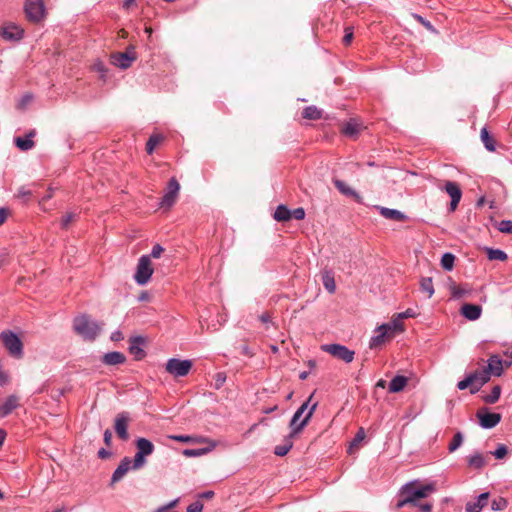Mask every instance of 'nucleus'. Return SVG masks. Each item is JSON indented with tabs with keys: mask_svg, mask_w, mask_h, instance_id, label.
I'll list each match as a JSON object with an SVG mask.
<instances>
[{
	"mask_svg": "<svg viewBox=\"0 0 512 512\" xmlns=\"http://www.w3.org/2000/svg\"><path fill=\"white\" fill-rule=\"evenodd\" d=\"M487 257L489 260L505 261L507 254L500 249L487 248Z\"/></svg>",
	"mask_w": 512,
	"mask_h": 512,
	"instance_id": "38",
	"label": "nucleus"
},
{
	"mask_svg": "<svg viewBox=\"0 0 512 512\" xmlns=\"http://www.w3.org/2000/svg\"><path fill=\"white\" fill-rule=\"evenodd\" d=\"M34 136V132L29 133L25 138L17 137L15 138L16 146L22 151H28L34 147V142L31 140V137Z\"/></svg>",
	"mask_w": 512,
	"mask_h": 512,
	"instance_id": "30",
	"label": "nucleus"
},
{
	"mask_svg": "<svg viewBox=\"0 0 512 512\" xmlns=\"http://www.w3.org/2000/svg\"><path fill=\"white\" fill-rule=\"evenodd\" d=\"M192 365L193 363L191 360L171 358L167 361L165 369L174 377H184L190 372Z\"/></svg>",
	"mask_w": 512,
	"mask_h": 512,
	"instance_id": "10",
	"label": "nucleus"
},
{
	"mask_svg": "<svg viewBox=\"0 0 512 512\" xmlns=\"http://www.w3.org/2000/svg\"><path fill=\"white\" fill-rule=\"evenodd\" d=\"M206 449H185L183 454L188 457H197L206 453Z\"/></svg>",
	"mask_w": 512,
	"mask_h": 512,
	"instance_id": "51",
	"label": "nucleus"
},
{
	"mask_svg": "<svg viewBox=\"0 0 512 512\" xmlns=\"http://www.w3.org/2000/svg\"><path fill=\"white\" fill-rule=\"evenodd\" d=\"M278 222L288 221L292 218L291 211L285 205H279L273 215Z\"/></svg>",
	"mask_w": 512,
	"mask_h": 512,
	"instance_id": "32",
	"label": "nucleus"
},
{
	"mask_svg": "<svg viewBox=\"0 0 512 512\" xmlns=\"http://www.w3.org/2000/svg\"><path fill=\"white\" fill-rule=\"evenodd\" d=\"M125 360V355L118 351L108 352L102 358V362L106 365H119L124 363Z\"/></svg>",
	"mask_w": 512,
	"mask_h": 512,
	"instance_id": "26",
	"label": "nucleus"
},
{
	"mask_svg": "<svg viewBox=\"0 0 512 512\" xmlns=\"http://www.w3.org/2000/svg\"><path fill=\"white\" fill-rule=\"evenodd\" d=\"M389 338H392V336L387 331V327L380 325L375 330V335L371 337L370 342H369V347L371 349H375V348L381 346L385 342V340L389 339Z\"/></svg>",
	"mask_w": 512,
	"mask_h": 512,
	"instance_id": "17",
	"label": "nucleus"
},
{
	"mask_svg": "<svg viewBox=\"0 0 512 512\" xmlns=\"http://www.w3.org/2000/svg\"><path fill=\"white\" fill-rule=\"evenodd\" d=\"M9 214V210L7 208H0V226L4 224Z\"/></svg>",
	"mask_w": 512,
	"mask_h": 512,
	"instance_id": "58",
	"label": "nucleus"
},
{
	"mask_svg": "<svg viewBox=\"0 0 512 512\" xmlns=\"http://www.w3.org/2000/svg\"><path fill=\"white\" fill-rule=\"evenodd\" d=\"M413 18L416 19L419 23H421L430 32L437 33V31L434 28V26L429 21L424 19L422 16H420L418 14H413Z\"/></svg>",
	"mask_w": 512,
	"mask_h": 512,
	"instance_id": "45",
	"label": "nucleus"
},
{
	"mask_svg": "<svg viewBox=\"0 0 512 512\" xmlns=\"http://www.w3.org/2000/svg\"><path fill=\"white\" fill-rule=\"evenodd\" d=\"M361 130V124L355 120L350 119L342 126V133L350 138H356Z\"/></svg>",
	"mask_w": 512,
	"mask_h": 512,
	"instance_id": "25",
	"label": "nucleus"
},
{
	"mask_svg": "<svg viewBox=\"0 0 512 512\" xmlns=\"http://www.w3.org/2000/svg\"><path fill=\"white\" fill-rule=\"evenodd\" d=\"M19 405V399L15 395H10L6 398V400L0 405V417H6L11 412L17 408Z\"/></svg>",
	"mask_w": 512,
	"mask_h": 512,
	"instance_id": "23",
	"label": "nucleus"
},
{
	"mask_svg": "<svg viewBox=\"0 0 512 512\" xmlns=\"http://www.w3.org/2000/svg\"><path fill=\"white\" fill-rule=\"evenodd\" d=\"M131 463L133 464V461H131V459L129 457H124L121 460L120 464L118 465V467L115 469V471L112 474V477H111L112 484L120 481L125 476V474L130 469H132Z\"/></svg>",
	"mask_w": 512,
	"mask_h": 512,
	"instance_id": "18",
	"label": "nucleus"
},
{
	"mask_svg": "<svg viewBox=\"0 0 512 512\" xmlns=\"http://www.w3.org/2000/svg\"><path fill=\"white\" fill-rule=\"evenodd\" d=\"M169 438L182 443H190L195 441V438L189 435H171Z\"/></svg>",
	"mask_w": 512,
	"mask_h": 512,
	"instance_id": "48",
	"label": "nucleus"
},
{
	"mask_svg": "<svg viewBox=\"0 0 512 512\" xmlns=\"http://www.w3.org/2000/svg\"><path fill=\"white\" fill-rule=\"evenodd\" d=\"M455 256L452 253H445L441 258V266L444 270L451 271L454 267Z\"/></svg>",
	"mask_w": 512,
	"mask_h": 512,
	"instance_id": "39",
	"label": "nucleus"
},
{
	"mask_svg": "<svg viewBox=\"0 0 512 512\" xmlns=\"http://www.w3.org/2000/svg\"><path fill=\"white\" fill-rule=\"evenodd\" d=\"M500 395L501 387L499 385H496L492 388L491 393L484 397V401L488 404H494L499 400Z\"/></svg>",
	"mask_w": 512,
	"mask_h": 512,
	"instance_id": "40",
	"label": "nucleus"
},
{
	"mask_svg": "<svg viewBox=\"0 0 512 512\" xmlns=\"http://www.w3.org/2000/svg\"><path fill=\"white\" fill-rule=\"evenodd\" d=\"M180 190V185L176 178H171L167 184L166 191L161 198L160 207L169 209L171 208L177 200L178 194Z\"/></svg>",
	"mask_w": 512,
	"mask_h": 512,
	"instance_id": "11",
	"label": "nucleus"
},
{
	"mask_svg": "<svg viewBox=\"0 0 512 512\" xmlns=\"http://www.w3.org/2000/svg\"><path fill=\"white\" fill-rule=\"evenodd\" d=\"M498 230L502 233L512 234V221L511 220H502L498 224Z\"/></svg>",
	"mask_w": 512,
	"mask_h": 512,
	"instance_id": "46",
	"label": "nucleus"
},
{
	"mask_svg": "<svg viewBox=\"0 0 512 512\" xmlns=\"http://www.w3.org/2000/svg\"><path fill=\"white\" fill-rule=\"evenodd\" d=\"M123 338V335L120 331H114L112 334H111V340L113 341H119Z\"/></svg>",
	"mask_w": 512,
	"mask_h": 512,
	"instance_id": "62",
	"label": "nucleus"
},
{
	"mask_svg": "<svg viewBox=\"0 0 512 512\" xmlns=\"http://www.w3.org/2000/svg\"><path fill=\"white\" fill-rule=\"evenodd\" d=\"M202 510L203 504L199 501H195L187 507V512H202Z\"/></svg>",
	"mask_w": 512,
	"mask_h": 512,
	"instance_id": "54",
	"label": "nucleus"
},
{
	"mask_svg": "<svg viewBox=\"0 0 512 512\" xmlns=\"http://www.w3.org/2000/svg\"><path fill=\"white\" fill-rule=\"evenodd\" d=\"M403 496L402 499H400L397 504H396V507L398 509H401L403 508L405 505L407 504H413V501H412V498L408 495V494H401Z\"/></svg>",
	"mask_w": 512,
	"mask_h": 512,
	"instance_id": "52",
	"label": "nucleus"
},
{
	"mask_svg": "<svg viewBox=\"0 0 512 512\" xmlns=\"http://www.w3.org/2000/svg\"><path fill=\"white\" fill-rule=\"evenodd\" d=\"M104 442L107 446H110L112 443V433L109 429L104 432Z\"/></svg>",
	"mask_w": 512,
	"mask_h": 512,
	"instance_id": "59",
	"label": "nucleus"
},
{
	"mask_svg": "<svg viewBox=\"0 0 512 512\" xmlns=\"http://www.w3.org/2000/svg\"><path fill=\"white\" fill-rule=\"evenodd\" d=\"M507 452V447L501 444L497 447V449L494 452H492V454L496 459H502L507 455Z\"/></svg>",
	"mask_w": 512,
	"mask_h": 512,
	"instance_id": "50",
	"label": "nucleus"
},
{
	"mask_svg": "<svg viewBox=\"0 0 512 512\" xmlns=\"http://www.w3.org/2000/svg\"><path fill=\"white\" fill-rule=\"evenodd\" d=\"M76 219V214L75 213H67L66 215H64L61 219V227L63 229H67L70 225V223L72 221H74Z\"/></svg>",
	"mask_w": 512,
	"mask_h": 512,
	"instance_id": "47",
	"label": "nucleus"
},
{
	"mask_svg": "<svg viewBox=\"0 0 512 512\" xmlns=\"http://www.w3.org/2000/svg\"><path fill=\"white\" fill-rule=\"evenodd\" d=\"M135 4V0H124L123 2V8L128 10L131 6Z\"/></svg>",
	"mask_w": 512,
	"mask_h": 512,
	"instance_id": "64",
	"label": "nucleus"
},
{
	"mask_svg": "<svg viewBox=\"0 0 512 512\" xmlns=\"http://www.w3.org/2000/svg\"><path fill=\"white\" fill-rule=\"evenodd\" d=\"M314 394H311L309 398L296 410L290 420V428L292 435L299 433L310 421L314 411L317 408L318 403H313L310 407V402Z\"/></svg>",
	"mask_w": 512,
	"mask_h": 512,
	"instance_id": "1",
	"label": "nucleus"
},
{
	"mask_svg": "<svg viewBox=\"0 0 512 512\" xmlns=\"http://www.w3.org/2000/svg\"><path fill=\"white\" fill-rule=\"evenodd\" d=\"M26 18L33 23H39L45 18L43 0H26L24 5Z\"/></svg>",
	"mask_w": 512,
	"mask_h": 512,
	"instance_id": "8",
	"label": "nucleus"
},
{
	"mask_svg": "<svg viewBox=\"0 0 512 512\" xmlns=\"http://www.w3.org/2000/svg\"><path fill=\"white\" fill-rule=\"evenodd\" d=\"M153 272L150 256L142 255L138 260L134 280L138 285H145L151 279Z\"/></svg>",
	"mask_w": 512,
	"mask_h": 512,
	"instance_id": "7",
	"label": "nucleus"
},
{
	"mask_svg": "<svg viewBox=\"0 0 512 512\" xmlns=\"http://www.w3.org/2000/svg\"><path fill=\"white\" fill-rule=\"evenodd\" d=\"M489 380V373L484 368H482L466 375L463 380L458 382L457 388L459 390L470 388L471 394H475Z\"/></svg>",
	"mask_w": 512,
	"mask_h": 512,
	"instance_id": "3",
	"label": "nucleus"
},
{
	"mask_svg": "<svg viewBox=\"0 0 512 512\" xmlns=\"http://www.w3.org/2000/svg\"><path fill=\"white\" fill-rule=\"evenodd\" d=\"M101 324L91 319L88 315H80L74 318L73 328L84 340L93 341L101 331Z\"/></svg>",
	"mask_w": 512,
	"mask_h": 512,
	"instance_id": "2",
	"label": "nucleus"
},
{
	"mask_svg": "<svg viewBox=\"0 0 512 512\" xmlns=\"http://www.w3.org/2000/svg\"><path fill=\"white\" fill-rule=\"evenodd\" d=\"M449 289H450V292H451V295L453 298L459 299L467 294L466 289H464L461 286L456 285L455 283H451L449 286Z\"/></svg>",
	"mask_w": 512,
	"mask_h": 512,
	"instance_id": "43",
	"label": "nucleus"
},
{
	"mask_svg": "<svg viewBox=\"0 0 512 512\" xmlns=\"http://www.w3.org/2000/svg\"><path fill=\"white\" fill-rule=\"evenodd\" d=\"M144 343L145 340L141 336H135L130 339L129 351L137 360H140L145 356V352L143 350Z\"/></svg>",
	"mask_w": 512,
	"mask_h": 512,
	"instance_id": "20",
	"label": "nucleus"
},
{
	"mask_svg": "<svg viewBox=\"0 0 512 512\" xmlns=\"http://www.w3.org/2000/svg\"><path fill=\"white\" fill-rule=\"evenodd\" d=\"M0 339L7 349L8 353L17 359L23 356V343L21 339L12 331L6 330L1 332Z\"/></svg>",
	"mask_w": 512,
	"mask_h": 512,
	"instance_id": "6",
	"label": "nucleus"
},
{
	"mask_svg": "<svg viewBox=\"0 0 512 512\" xmlns=\"http://www.w3.org/2000/svg\"><path fill=\"white\" fill-rule=\"evenodd\" d=\"M408 379L405 376L397 375L389 383V392L397 393L402 391L407 385Z\"/></svg>",
	"mask_w": 512,
	"mask_h": 512,
	"instance_id": "29",
	"label": "nucleus"
},
{
	"mask_svg": "<svg viewBox=\"0 0 512 512\" xmlns=\"http://www.w3.org/2000/svg\"><path fill=\"white\" fill-rule=\"evenodd\" d=\"M463 443V435L461 432H457L451 442L449 443L448 450L449 452L456 451Z\"/></svg>",
	"mask_w": 512,
	"mask_h": 512,
	"instance_id": "42",
	"label": "nucleus"
},
{
	"mask_svg": "<svg viewBox=\"0 0 512 512\" xmlns=\"http://www.w3.org/2000/svg\"><path fill=\"white\" fill-rule=\"evenodd\" d=\"M334 185L343 195L352 197L356 202L362 203V197L360 194L354 189L350 188L344 181L335 179Z\"/></svg>",
	"mask_w": 512,
	"mask_h": 512,
	"instance_id": "21",
	"label": "nucleus"
},
{
	"mask_svg": "<svg viewBox=\"0 0 512 512\" xmlns=\"http://www.w3.org/2000/svg\"><path fill=\"white\" fill-rule=\"evenodd\" d=\"M109 456H110V452L105 450L104 448H101L98 451V457L101 458V459H105V458H107Z\"/></svg>",
	"mask_w": 512,
	"mask_h": 512,
	"instance_id": "63",
	"label": "nucleus"
},
{
	"mask_svg": "<svg viewBox=\"0 0 512 512\" xmlns=\"http://www.w3.org/2000/svg\"><path fill=\"white\" fill-rule=\"evenodd\" d=\"M421 512H431L432 505L429 503L419 504L418 505Z\"/></svg>",
	"mask_w": 512,
	"mask_h": 512,
	"instance_id": "60",
	"label": "nucleus"
},
{
	"mask_svg": "<svg viewBox=\"0 0 512 512\" xmlns=\"http://www.w3.org/2000/svg\"><path fill=\"white\" fill-rule=\"evenodd\" d=\"M505 356L509 359L505 361L506 366H510L512 364V347L505 351Z\"/></svg>",
	"mask_w": 512,
	"mask_h": 512,
	"instance_id": "61",
	"label": "nucleus"
},
{
	"mask_svg": "<svg viewBox=\"0 0 512 512\" xmlns=\"http://www.w3.org/2000/svg\"><path fill=\"white\" fill-rule=\"evenodd\" d=\"M482 309L479 305L464 304L461 308V314L468 320L475 321L480 318Z\"/></svg>",
	"mask_w": 512,
	"mask_h": 512,
	"instance_id": "22",
	"label": "nucleus"
},
{
	"mask_svg": "<svg viewBox=\"0 0 512 512\" xmlns=\"http://www.w3.org/2000/svg\"><path fill=\"white\" fill-rule=\"evenodd\" d=\"M379 212L381 216H383L386 219L394 220V221H404L407 217L405 214H403L401 211L396 209H390L386 207H379Z\"/></svg>",
	"mask_w": 512,
	"mask_h": 512,
	"instance_id": "27",
	"label": "nucleus"
},
{
	"mask_svg": "<svg viewBox=\"0 0 512 512\" xmlns=\"http://www.w3.org/2000/svg\"><path fill=\"white\" fill-rule=\"evenodd\" d=\"M489 498V493L484 492L481 493L476 501L474 502H468L466 504V511L467 512H481L482 508L487 504Z\"/></svg>",
	"mask_w": 512,
	"mask_h": 512,
	"instance_id": "24",
	"label": "nucleus"
},
{
	"mask_svg": "<svg viewBox=\"0 0 512 512\" xmlns=\"http://www.w3.org/2000/svg\"><path fill=\"white\" fill-rule=\"evenodd\" d=\"M421 290L428 294V298H431L434 294L433 282L430 277L422 278L420 281Z\"/></svg>",
	"mask_w": 512,
	"mask_h": 512,
	"instance_id": "41",
	"label": "nucleus"
},
{
	"mask_svg": "<svg viewBox=\"0 0 512 512\" xmlns=\"http://www.w3.org/2000/svg\"><path fill=\"white\" fill-rule=\"evenodd\" d=\"M468 465L475 469H481L485 465V459L481 453H475L467 458Z\"/></svg>",
	"mask_w": 512,
	"mask_h": 512,
	"instance_id": "35",
	"label": "nucleus"
},
{
	"mask_svg": "<svg viewBox=\"0 0 512 512\" xmlns=\"http://www.w3.org/2000/svg\"><path fill=\"white\" fill-rule=\"evenodd\" d=\"M292 217L297 220H302L305 217V210L301 207L294 209L291 211Z\"/></svg>",
	"mask_w": 512,
	"mask_h": 512,
	"instance_id": "56",
	"label": "nucleus"
},
{
	"mask_svg": "<svg viewBox=\"0 0 512 512\" xmlns=\"http://www.w3.org/2000/svg\"><path fill=\"white\" fill-rule=\"evenodd\" d=\"M93 69L94 71L100 74L101 78H104L106 76L107 68L102 61L95 62L93 65Z\"/></svg>",
	"mask_w": 512,
	"mask_h": 512,
	"instance_id": "49",
	"label": "nucleus"
},
{
	"mask_svg": "<svg viewBox=\"0 0 512 512\" xmlns=\"http://www.w3.org/2000/svg\"><path fill=\"white\" fill-rule=\"evenodd\" d=\"M441 189L451 197L449 210L451 212L455 211L462 197L459 185L453 181H446Z\"/></svg>",
	"mask_w": 512,
	"mask_h": 512,
	"instance_id": "13",
	"label": "nucleus"
},
{
	"mask_svg": "<svg viewBox=\"0 0 512 512\" xmlns=\"http://www.w3.org/2000/svg\"><path fill=\"white\" fill-rule=\"evenodd\" d=\"M484 369L489 373V377L491 375L500 376L503 372V361L498 355H492L488 359L487 367Z\"/></svg>",
	"mask_w": 512,
	"mask_h": 512,
	"instance_id": "19",
	"label": "nucleus"
},
{
	"mask_svg": "<svg viewBox=\"0 0 512 512\" xmlns=\"http://www.w3.org/2000/svg\"><path fill=\"white\" fill-rule=\"evenodd\" d=\"M508 505V502L505 498L500 497L498 499H494L491 504V508L494 511L504 510Z\"/></svg>",
	"mask_w": 512,
	"mask_h": 512,
	"instance_id": "44",
	"label": "nucleus"
},
{
	"mask_svg": "<svg viewBox=\"0 0 512 512\" xmlns=\"http://www.w3.org/2000/svg\"><path fill=\"white\" fill-rule=\"evenodd\" d=\"M163 140V136L161 134H152L147 143H146V151L148 154H152L157 145H159Z\"/></svg>",
	"mask_w": 512,
	"mask_h": 512,
	"instance_id": "36",
	"label": "nucleus"
},
{
	"mask_svg": "<svg viewBox=\"0 0 512 512\" xmlns=\"http://www.w3.org/2000/svg\"><path fill=\"white\" fill-rule=\"evenodd\" d=\"M1 34L6 40L18 41L22 39L24 30L15 23H8L3 26Z\"/></svg>",
	"mask_w": 512,
	"mask_h": 512,
	"instance_id": "15",
	"label": "nucleus"
},
{
	"mask_svg": "<svg viewBox=\"0 0 512 512\" xmlns=\"http://www.w3.org/2000/svg\"><path fill=\"white\" fill-rule=\"evenodd\" d=\"M137 452L133 459L132 469L137 470L146 464V457L154 452V444L146 438H138L136 440Z\"/></svg>",
	"mask_w": 512,
	"mask_h": 512,
	"instance_id": "5",
	"label": "nucleus"
},
{
	"mask_svg": "<svg viewBox=\"0 0 512 512\" xmlns=\"http://www.w3.org/2000/svg\"><path fill=\"white\" fill-rule=\"evenodd\" d=\"M164 251V248L159 245V244H156L152 247V250H151V253H150V258H159L161 256V254L163 253Z\"/></svg>",
	"mask_w": 512,
	"mask_h": 512,
	"instance_id": "53",
	"label": "nucleus"
},
{
	"mask_svg": "<svg viewBox=\"0 0 512 512\" xmlns=\"http://www.w3.org/2000/svg\"><path fill=\"white\" fill-rule=\"evenodd\" d=\"M481 140L488 151H495V141L489 134L487 128L483 127L480 132Z\"/></svg>",
	"mask_w": 512,
	"mask_h": 512,
	"instance_id": "33",
	"label": "nucleus"
},
{
	"mask_svg": "<svg viewBox=\"0 0 512 512\" xmlns=\"http://www.w3.org/2000/svg\"><path fill=\"white\" fill-rule=\"evenodd\" d=\"M303 117L310 120H318L322 117V111L316 106H308L303 111Z\"/></svg>",
	"mask_w": 512,
	"mask_h": 512,
	"instance_id": "37",
	"label": "nucleus"
},
{
	"mask_svg": "<svg viewBox=\"0 0 512 512\" xmlns=\"http://www.w3.org/2000/svg\"><path fill=\"white\" fill-rule=\"evenodd\" d=\"M321 350L329 353L339 360L344 361L345 363H351L355 356V352L353 350L341 344H324L321 346Z\"/></svg>",
	"mask_w": 512,
	"mask_h": 512,
	"instance_id": "9",
	"label": "nucleus"
},
{
	"mask_svg": "<svg viewBox=\"0 0 512 512\" xmlns=\"http://www.w3.org/2000/svg\"><path fill=\"white\" fill-rule=\"evenodd\" d=\"M322 282H323L324 287L326 288V290L329 293H334L335 292V290H336V283H335V280H334V276L329 271H325L322 274Z\"/></svg>",
	"mask_w": 512,
	"mask_h": 512,
	"instance_id": "34",
	"label": "nucleus"
},
{
	"mask_svg": "<svg viewBox=\"0 0 512 512\" xmlns=\"http://www.w3.org/2000/svg\"><path fill=\"white\" fill-rule=\"evenodd\" d=\"M136 60V53L133 47L128 48L125 52H117L111 55V63L120 69L129 68Z\"/></svg>",
	"mask_w": 512,
	"mask_h": 512,
	"instance_id": "12",
	"label": "nucleus"
},
{
	"mask_svg": "<svg viewBox=\"0 0 512 512\" xmlns=\"http://www.w3.org/2000/svg\"><path fill=\"white\" fill-rule=\"evenodd\" d=\"M477 417L479 419L481 427L484 429H491L501 421V415L499 413H483L479 411L477 413Z\"/></svg>",
	"mask_w": 512,
	"mask_h": 512,
	"instance_id": "16",
	"label": "nucleus"
},
{
	"mask_svg": "<svg viewBox=\"0 0 512 512\" xmlns=\"http://www.w3.org/2000/svg\"><path fill=\"white\" fill-rule=\"evenodd\" d=\"M130 420V416L128 412H121L119 413L115 418V432L117 436L121 439L126 441L129 438L128 434V422Z\"/></svg>",
	"mask_w": 512,
	"mask_h": 512,
	"instance_id": "14",
	"label": "nucleus"
},
{
	"mask_svg": "<svg viewBox=\"0 0 512 512\" xmlns=\"http://www.w3.org/2000/svg\"><path fill=\"white\" fill-rule=\"evenodd\" d=\"M353 39V30L351 27L345 28V35L343 37L344 45H349Z\"/></svg>",
	"mask_w": 512,
	"mask_h": 512,
	"instance_id": "55",
	"label": "nucleus"
},
{
	"mask_svg": "<svg viewBox=\"0 0 512 512\" xmlns=\"http://www.w3.org/2000/svg\"><path fill=\"white\" fill-rule=\"evenodd\" d=\"M295 435H292V433H290L284 440V444L283 445H278L275 447V450H274V453L277 455V456H285L289 451L290 449L293 447V437Z\"/></svg>",
	"mask_w": 512,
	"mask_h": 512,
	"instance_id": "31",
	"label": "nucleus"
},
{
	"mask_svg": "<svg viewBox=\"0 0 512 512\" xmlns=\"http://www.w3.org/2000/svg\"><path fill=\"white\" fill-rule=\"evenodd\" d=\"M401 320L405 319V318H413L416 316V312L409 308L407 309L406 311L404 312H401V313H398L396 314Z\"/></svg>",
	"mask_w": 512,
	"mask_h": 512,
	"instance_id": "57",
	"label": "nucleus"
},
{
	"mask_svg": "<svg viewBox=\"0 0 512 512\" xmlns=\"http://www.w3.org/2000/svg\"><path fill=\"white\" fill-rule=\"evenodd\" d=\"M387 327V331L393 337L396 333H402L404 331V325L402 320L395 315L389 323L382 324Z\"/></svg>",
	"mask_w": 512,
	"mask_h": 512,
	"instance_id": "28",
	"label": "nucleus"
},
{
	"mask_svg": "<svg viewBox=\"0 0 512 512\" xmlns=\"http://www.w3.org/2000/svg\"><path fill=\"white\" fill-rule=\"evenodd\" d=\"M417 483L418 481L409 482L405 484L400 490V494H408L412 498L413 505H417V499L426 498L429 494L436 491L435 482H430L428 484L416 487Z\"/></svg>",
	"mask_w": 512,
	"mask_h": 512,
	"instance_id": "4",
	"label": "nucleus"
}]
</instances>
